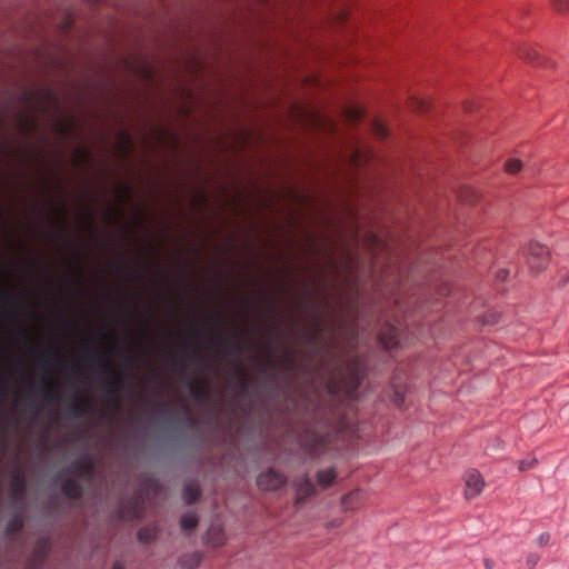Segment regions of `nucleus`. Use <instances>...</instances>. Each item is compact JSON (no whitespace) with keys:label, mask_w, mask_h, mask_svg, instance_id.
<instances>
[{"label":"nucleus","mask_w":569,"mask_h":569,"mask_svg":"<svg viewBox=\"0 0 569 569\" xmlns=\"http://www.w3.org/2000/svg\"><path fill=\"white\" fill-rule=\"evenodd\" d=\"M84 360L91 368H99L103 371H111L113 373L112 380L108 382V395L118 396L123 390L124 385L122 380L120 379L119 375L112 369V367L104 358L102 352L90 351L88 355H86Z\"/></svg>","instance_id":"f257e3e1"},{"label":"nucleus","mask_w":569,"mask_h":569,"mask_svg":"<svg viewBox=\"0 0 569 569\" xmlns=\"http://www.w3.org/2000/svg\"><path fill=\"white\" fill-rule=\"evenodd\" d=\"M287 483V477L283 472L273 468L261 472L257 478V486L264 491H276Z\"/></svg>","instance_id":"f03ea898"},{"label":"nucleus","mask_w":569,"mask_h":569,"mask_svg":"<svg viewBox=\"0 0 569 569\" xmlns=\"http://www.w3.org/2000/svg\"><path fill=\"white\" fill-rule=\"evenodd\" d=\"M549 261L548 249L539 242H530L528 246V263L531 270L545 269Z\"/></svg>","instance_id":"7ed1b4c3"},{"label":"nucleus","mask_w":569,"mask_h":569,"mask_svg":"<svg viewBox=\"0 0 569 569\" xmlns=\"http://www.w3.org/2000/svg\"><path fill=\"white\" fill-rule=\"evenodd\" d=\"M465 497L473 499L479 496L485 487V481L479 471L471 469L465 476Z\"/></svg>","instance_id":"20e7f679"},{"label":"nucleus","mask_w":569,"mask_h":569,"mask_svg":"<svg viewBox=\"0 0 569 569\" xmlns=\"http://www.w3.org/2000/svg\"><path fill=\"white\" fill-rule=\"evenodd\" d=\"M121 517L124 519H138L143 515V499L136 495L124 501L120 507Z\"/></svg>","instance_id":"39448f33"},{"label":"nucleus","mask_w":569,"mask_h":569,"mask_svg":"<svg viewBox=\"0 0 569 569\" xmlns=\"http://www.w3.org/2000/svg\"><path fill=\"white\" fill-rule=\"evenodd\" d=\"M91 407L92 401L89 398L74 393L73 399L68 403L67 409L71 417L82 418L89 413Z\"/></svg>","instance_id":"423d86ee"},{"label":"nucleus","mask_w":569,"mask_h":569,"mask_svg":"<svg viewBox=\"0 0 569 569\" xmlns=\"http://www.w3.org/2000/svg\"><path fill=\"white\" fill-rule=\"evenodd\" d=\"M316 488L307 476L301 477L296 485V503L299 505L313 496Z\"/></svg>","instance_id":"0eeeda50"},{"label":"nucleus","mask_w":569,"mask_h":569,"mask_svg":"<svg viewBox=\"0 0 569 569\" xmlns=\"http://www.w3.org/2000/svg\"><path fill=\"white\" fill-rule=\"evenodd\" d=\"M301 446L308 451L309 455L316 456L325 446V439L317 433L306 435L301 439Z\"/></svg>","instance_id":"6e6552de"},{"label":"nucleus","mask_w":569,"mask_h":569,"mask_svg":"<svg viewBox=\"0 0 569 569\" xmlns=\"http://www.w3.org/2000/svg\"><path fill=\"white\" fill-rule=\"evenodd\" d=\"M72 472L81 478H90L94 470V463L90 457H83L71 465Z\"/></svg>","instance_id":"1a4fd4ad"},{"label":"nucleus","mask_w":569,"mask_h":569,"mask_svg":"<svg viewBox=\"0 0 569 569\" xmlns=\"http://www.w3.org/2000/svg\"><path fill=\"white\" fill-rule=\"evenodd\" d=\"M61 491L64 496L71 499H80L83 493L81 483L76 479H66L61 483Z\"/></svg>","instance_id":"9d476101"},{"label":"nucleus","mask_w":569,"mask_h":569,"mask_svg":"<svg viewBox=\"0 0 569 569\" xmlns=\"http://www.w3.org/2000/svg\"><path fill=\"white\" fill-rule=\"evenodd\" d=\"M380 342L385 349L391 350L398 346L397 329L393 327L388 328L387 332L380 333Z\"/></svg>","instance_id":"9b49d317"},{"label":"nucleus","mask_w":569,"mask_h":569,"mask_svg":"<svg viewBox=\"0 0 569 569\" xmlns=\"http://www.w3.org/2000/svg\"><path fill=\"white\" fill-rule=\"evenodd\" d=\"M226 540L224 532L219 526H211L207 532V541L214 546H221Z\"/></svg>","instance_id":"f8f14e48"},{"label":"nucleus","mask_w":569,"mask_h":569,"mask_svg":"<svg viewBox=\"0 0 569 569\" xmlns=\"http://www.w3.org/2000/svg\"><path fill=\"white\" fill-rule=\"evenodd\" d=\"M202 555L200 552H192L180 558L179 562L183 569H194L201 562Z\"/></svg>","instance_id":"ddd939ff"},{"label":"nucleus","mask_w":569,"mask_h":569,"mask_svg":"<svg viewBox=\"0 0 569 569\" xmlns=\"http://www.w3.org/2000/svg\"><path fill=\"white\" fill-rule=\"evenodd\" d=\"M336 478V472L332 468H327L318 471L317 482L319 486L327 488L332 485Z\"/></svg>","instance_id":"4468645a"},{"label":"nucleus","mask_w":569,"mask_h":569,"mask_svg":"<svg viewBox=\"0 0 569 569\" xmlns=\"http://www.w3.org/2000/svg\"><path fill=\"white\" fill-rule=\"evenodd\" d=\"M189 389L191 395L198 400H203L208 397L209 388L206 382L200 383L197 381H191L189 383Z\"/></svg>","instance_id":"2eb2a0df"},{"label":"nucleus","mask_w":569,"mask_h":569,"mask_svg":"<svg viewBox=\"0 0 569 569\" xmlns=\"http://www.w3.org/2000/svg\"><path fill=\"white\" fill-rule=\"evenodd\" d=\"M200 496V488L197 483H187L183 488V499L188 505L193 503Z\"/></svg>","instance_id":"dca6fc26"},{"label":"nucleus","mask_w":569,"mask_h":569,"mask_svg":"<svg viewBox=\"0 0 569 569\" xmlns=\"http://www.w3.org/2000/svg\"><path fill=\"white\" fill-rule=\"evenodd\" d=\"M518 56L521 58V59H525L529 62H537V63H540L539 60H540V57L538 54V52L529 47V46H522L518 49Z\"/></svg>","instance_id":"f3484780"},{"label":"nucleus","mask_w":569,"mask_h":569,"mask_svg":"<svg viewBox=\"0 0 569 569\" xmlns=\"http://www.w3.org/2000/svg\"><path fill=\"white\" fill-rule=\"evenodd\" d=\"M24 526V519L21 515H16L12 519L9 520L6 527V531L9 535H13L19 532Z\"/></svg>","instance_id":"a211bd4d"},{"label":"nucleus","mask_w":569,"mask_h":569,"mask_svg":"<svg viewBox=\"0 0 569 569\" xmlns=\"http://www.w3.org/2000/svg\"><path fill=\"white\" fill-rule=\"evenodd\" d=\"M181 528L184 530H192L198 525V517L193 512H187L181 517Z\"/></svg>","instance_id":"6ab92c4d"},{"label":"nucleus","mask_w":569,"mask_h":569,"mask_svg":"<svg viewBox=\"0 0 569 569\" xmlns=\"http://www.w3.org/2000/svg\"><path fill=\"white\" fill-rule=\"evenodd\" d=\"M11 490L17 496H22L26 490V481L21 475H17L11 482Z\"/></svg>","instance_id":"aec40b11"},{"label":"nucleus","mask_w":569,"mask_h":569,"mask_svg":"<svg viewBox=\"0 0 569 569\" xmlns=\"http://www.w3.org/2000/svg\"><path fill=\"white\" fill-rule=\"evenodd\" d=\"M521 168H522V162L519 159L511 158L505 162V170L510 174H515V173L519 172L521 170Z\"/></svg>","instance_id":"412c9836"},{"label":"nucleus","mask_w":569,"mask_h":569,"mask_svg":"<svg viewBox=\"0 0 569 569\" xmlns=\"http://www.w3.org/2000/svg\"><path fill=\"white\" fill-rule=\"evenodd\" d=\"M43 395L44 399L49 402H57L59 400V395L52 388V386L48 381H43Z\"/></svg>","instance_id":"4be33fe9"},{"label":"nucleus","mask_w":569,"mask_h":569,"mask_svg":"<svg viewBox=\"0 0 569 569\" xmlns=\"http://www.w3.org/2000/svg\"><path fill=\"white\" fill-rule=\"evenodd\" d=\"M372 132L378 139H385L388 136L387 127L379 120L372 122Z\"/></svg>","instance_id":"5701e85b"},{"label":"nucleus","mask_w":569,"mask_h":569,"mask_svg":"<svg viewBox=\"0 0 569 569\" xmlns=\"http://www.w3.org/2000/svg\"><path fill=\"white\" fill-rule=\"evenodd\" d=\"M359 491H352L348 495H345L341 499V505L345 509H350L353 506V502L359 498Z\"/></svg>","instance_id":"b1692460"},{"label":"nucleus","mask_w":569,"mask_h":569,"mask_svg":"<svg viewBox=\"0 0 569 569\" xmlns=\"http://www.w3.org/2000/svg\"><path fill=\"white\" fill-rule=\"evenodd\" d=\"M345 112H346V117L350 121H358L363 116V111L360 108H356V107H350V108L346 109Z\"/></svg>","instance_id":"393cba45"},{"label":"nucleus","mask_w":569,"mask_h":569,"mask_svg":"<svg viewBox=\"0 0 569 569\" xmlns=\"http://www.w3.org/2000/svg\"><path fill=\"white\" fill-rule=\"evenodd\" d=\"M552 7L559 13H569V0H552Z\"/></svg>","instance_id":"a878e982"},{"label":"nucleus","mask_w":569,"mask_h":569,"mask_svg":"<svg viewBox=\"0 0 569 569\" xmlns=\"http://www.w3.org/2000/svg\"><path fill=\"white\" fill-rule=\"evenodd\" d=\"M428 101L423 98L413 97L411 99V107L418 111H422L427 108Z\"/></svg>","instance_id":"bb28decb"},{"label":"nucleus","mask_w":569,"mask_h":569,"mask_svg":"<svg viewBox=\"0 0 569 569\" xmlns=\"http://www.w3.org/2000/svg\"><path fill=\"white\" fill-rule=\"evenodd\" d=\"M392 402L396 407H401L405 402V392L402 389H396L392 396Z\"/></svg>","instance_id":"cd10ccee"},{"label":"nucleus","mask_w":569,"mask_h":569,"mask_svg":"<svg viewBox=\"0 0 569 569\" xmlns=\"http://www.w3.org/2000/svg\"><path fill=\"white\" fill-rule=\"evenodd\" d=\"M138 538L142 542H150L153 539V532L150 529H140L138 532Z\"/></svg>","instance_id":"c85d7f7f"},{"label":"nucleus","mask_w":569,"mask_h":569,"mask_svg":"<svg viewBox=\"0 0 569 569\" xmlns=\"http://www.w3.org/2000/svg\"><path fill=\"white\" fill-rule=\"evenodd\" d=\"M187 355L190 361H198L200 358L199 350L194 345H189L187 347Z\"/></svg>","instance_id":"c756f323"},{"label":"nucleus","mask_w":569,"mask_h":569,"mask_svg":"<svg viewBox=\"0 0 569 569\" xmlns=\"http://www.w3.org/2000/svg\"><path fill=\"white\" fill-rule=\"evenodd\" d=\"M536 462H537L536 459L521 460V461H519L518 468H519L520 471H525V470L530 469L532 466H535Z\"/></svg>","instance_id":"7c9ffc66"},{"label":"nucleus","mask_w":569,"mask_h":569,"mask_svg":"<svg viewBox=\"0 0 569 569\" xmlns=\"http://www.w3.org/2000/svg\"><path fill=\"white\" fill-rule=\"evenodd\" d=\"M1 297L3 299L10 300L14 309L23 307L22 303L17 298L11 297L8 292H1Z\"/></svg>","instance_id":"2f4dec72"},{"label":"nucleus","mask_w":569,"mask_h":569,"mask_svg":"<svg viewBox=\"0 0 569 569\" xmlns=\"http://www.w3.org/2000/svg\"><path fill=\"white\" fill-rule=\"evenodd\" d=\"M351 383H352V387L353 388H357L360 383V373L358 372V370L356 368L352 369L351 373Z\"/></svg>","instance_id":"473e14b6"},{"label":"nucleus","mask_w":569,"mask_h":569,"mask_svg":"<svg viewBox=\"0 0 569 569\" xmlns=\"http://www.w3.org/2000/svg\"><path fill=\"white\" fill-rule=\"evenodd\" d=\"M549 540H550V535L548 532H543L538 536L536 541H537L538 546L543 547L549 542Z\"/></svg>","instance_id":"72a5a7b5"},{"label":"nucleus","mask_w":569,"mask_h":569,"mask_svg":"<svg viewBox=\"0 0 569 569\" xmlns=\"http://www.w3.org/2000/svg\"><path fill=\"white\" fill-rule=\"evenodd\" d=\"M540 557L536 553H531L527 558V565L530 569L535 568L536 565L539 562Z\"/></svg>","instance_id":"f704fd0d"},{"label":"nucleus","mask_w":569,"mask_h":569,"mask_svg":"<svg viewBox=\"0 0 569 569\" xmlns=\"http://www.w3.org/2000/svg\"><path fill=\"white\" fill-rule=\"evenodd\" d=\"M316 330H317V332L315 335H308L307 336V342L308 343H313V342H316L318 340L319 335L321 332V329H320L319 325L316 326Z\"/></svg>","instance_id":"c9c22d12"},{"label":"nucleus","mask_w":569,"mask_h":569,"mask_svg":"<svg viewBox=\"0 0 569 569\" xmlns=\"http://www.w3.org/2000/svg\"><path fill=\"white\" fill-rule=\"evenodd\" d=\"M53 356H54L53 353L42 355V356L40 357V359H39V360H40L41 366H43V367H44V366H48V365L50 363V360L53 358Z\"/></svg>","instance_id":"e433bc0d"},{"label":"nucleus","mask_w":569,"mask_h":569,"mask_svg":"<svg viewBox=\"0 0 569 569\" xmlns=\"http://www.w3.org/2000/svg\"><path fill=\"white\" fill-rule=\"evenodd\" d=\"M157 408L160 412H166L169 408V405L167 402H159L157 403Z\"/></svg>","instance_id":"4c0bfd02"},{"label":"nucleus","mask_w":569,"mask_h":569,"mask_svg":"<svg viewBox=\"0 0 569 569\" xmlns=\"http://www.w3.org/2000/svg\"><path fill=\"white\" fill-rule=\"evenodd\" d=\"M237 372L239 375V377L241 378L242 381L247 380V372L243 368L239 367L237 369Z\"/></svg>","instance_id":"58836bf2"},{"label":"nucleus","mask_w":569,"mask_h":569,"mask_svg":"<svg viewBox=\"0 0 569 569\" xmlns=\"http://www.w3.org/2000/svg\"><path fill=\"white\" fill-rule=\"evenodd\" d=\"M6 390H7L6 383H4L3 379H2V377L0 376V393L4 395Z\"/></svg>","instance_id":"ea45409f"},{"label":"nucleus","mask_w":569,"mask_h":569,"mask_svg":"<svg viewBox=\"0 0 569 569\" xmlns=\"http://www.w3.org/2000/svg\"><path fill=\"white\" fill-rule=\"evenodd\" d=\"M507 271L506 270H499L498 273H497V278L500 279V280H505L506 277H507Z\"/></svg>","instance_id":"a19ab883"},{"label":"nucleus","mask_w":569,"mask_h":569,"mask_svg":"<svg viewBox=\"0 0 569 569\" xmlns=\"http://www.w3.org/2000/svg\"><path fill=\"white\" fill-rule=\"evenodd\" d=\"M485 567H486V569H492L493 562L491 560H489V559H486L485 560Z\"/></svg>","instance_id":"79ce46f5"},{"label":"nucleus","mask_w":569,"mask_h":569,"mask_svg":"<svg viewBox=\"0 0 569 569\" xmlns=\"http://www.w3.org/2000/svg\"><path fill=\"white\" fill-rule=\"evenodd\" d=\"M111 569H124V568H123V566L119 561H117V562L113 563Z\"/></svg>","instance_id":"37998d69"},{"label":"nucleus","mask_w":569,"mask_h":569,"mask_svg":"<svg viewBox=\"0 0 569 569\" xmlns=\"http://www.w3.org/2000/svg\"><path fill=\"white\" fill-rule=\"evenodd\" d=\"M222 343H223V345H230V343H231V339H230V337H223V338H222Z\"/></svg>","instance_id":"c03bdc74"},{"label":"nucleus","mask_w":569,"mask_h":569,"mask_svg":"<svg viewBox=\"0 0 569 569\" xmlns=\"http://www.w3.org/2000/svg\"><path fill=\"white\" fill-rule=\"evenodd\" d=\"M180 366H181V368H182V369H187V368H188V366H189V362H188V361H186V360H181V361H180Z\"/></svg>","instance_id":"a18cd8bd"},{"label":"nucleus","mask_w":569,"mask_h":569,"mask_svg":"<svg viewBox=\"0 0 569 569\" xmlns=\"http://www.w3.org/2000/svg\"><path fill=\"white\" fill-rule=\"evenodd\" d=\"M234 350H236V353H239V352L242 350V346H241V343H240V342H238V343L236 345Z\"/></svg>","instance_id":"49530a36"},{"label":"nucleus","mask_w":569,"mask_h":569,"mask_svg":"<svg viewBox=\"0 0 569 569\" xmlns=\"http://www.w3.org/2000/svg\"><path fill=\"white\" fill-rule=\"evenodd\" d=\"M58 209H59V211H60V212H64V206H63V204H60V206L58 207Z\"/></svg>","instance_id":"de8ad7c7"},{"label":"nucleus","mask_w":569,"mask_h":569,"mask_svg":"<svg viewBox=\"0 0 569 569\" xmlns=\"http://www.w3.org/2000/svg\"><path fill=\"white\" fill-rule=\"evenodd\" d=\"M113 267L117 271L121 270V267L119 264H113Z\"/></svg>","instance_id":"09e8293b"},{"label":"nucleus","mask_w":569,"mask_h":569,"mask_svg":"<svg viewBox=\"0 0 569 569\" xmlns=\"http://www.w3.org/2000/svg\"><path fill=\"white\" fill-rule=\"evenodd\" d=\"M213 325H214V326H219V321H218V319H214V320H213Z\"/></svg>","instance_id":"8fccbe9b"}]
</instances>
